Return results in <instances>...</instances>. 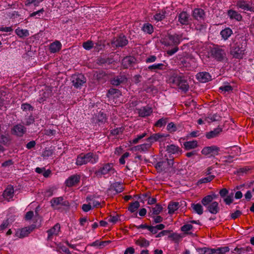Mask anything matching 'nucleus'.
Returning a JSON list of instances; mask_svg holds the SVG:
<instances>
[{
  "instance_id": "obj_1",
  "label": "nucleus",
  "mask_w": 254,
  "mask_h": 254,
  "mask_svg": "<svg viewBox=\"0 0 254 254\" xmlns=\"http://www.w3.org/2000/svg\"><path fill=\"white\" fill-rule=\"evenodd\" d=\"M168 82L171 85L178 87L183 91L187 92L189 90V85L184 75L177 70L170 72Z\"/></svg>"
},
{
  "instance_id": "obj_2",
  "label": "nucleus",
  "mask_w": 254,
  "mask_h": 254,
  "mask_svg": "<svg viewBox=\"0 0 254 254\" xmlns=\"http://www.w3.org/2000/svg\"><path fill=\"white\" fill-rule=\"evenodd\" d=\"M247 43L243 36L237 35L233 40V45L230 48V55L233 58L242 59L246 49Z\"/></svg>"
},
{
  "instance_id": "obj_3",
  "label": "nucleus",
  "mask_w": 254,
  "mask_h": 254,
  "mask_svg": "<svg viewBox=\"0 0 254 254\" xmlns=\"http://www.w3.org/2000/svg\"><path fill=\"white\" fill-rule=\"evenodd\" d=\"M99 156L96 153L89 152L82 153L77 156L75 164L77 166H82L88 163L95 164L99 161Z\"/></svg>"
},
{
  "instance_id": "obj_4",
  "label": "nucleus",
  "mask_w": 254,
  "mask_h": 254,
  "mask_svg": "<svg viewBox=\"0 0 254 254\" xmlns=\"http://www.w3.org/2000/svg\"><path fill=\"white\" fill-rule=\"evenodd\" d=\"M201 203L207 210L212 214H216L219 212V204L216 201L212 202V197L210 196H205L201 201Z\"/></svg>"
},
{
  "instance_id": "obj_5",
  "label": "nucleus",
  "mask_w": 254,
  "mask_h": 254,
  "mask_svg": "<svg viewBox=\"0 0 254 254\" xmlns=\"http://www.w3.org/2000/svg\"><path fill=\"white\" fill-rule=\"evenodd\" d=\"M113 164L110 163L104 164L99 169L95 171L94 174L98 178H101L103 176L110 173L113 174L115 172Z\"/></svg>"
},
{
  "instance_id": "obj_6",
  "label": "nucleus",
  "mask_w": 254,
  "mask_h": 254,
  "mask_svg": "<svg viewBox=\"0 0 254 254\" xmlns=\"http://www.w3.org/2000/svg\"><path fill=\"white\" fill-rule=\"evenodd\" d=\"M210 53L212 57L218 62H223L226 59V53L225 50L218 46L212 48Z\"/></svg>"
},
{
  "instance_id": "obj_7",
  "label": "nucleus",
  "mask_w": 254,
  "mask_h": 254,
  "mask_svg": "<svg viewBox=\"0 0 254 254\" xmlns=\"http://www.w3.org/2000/svg\"><path fill=\"white\" fill-rule=\"evenodd\" d=\"M70 81L74 88L80 89L82 86L86 83V78L81 73L74 74L71 76Z\"/></svg>"
},
{
  "instance_id": "obj_8",
  "label": "nucleus",
  "mask_w": 254,
  "mask_h": 254,
  "mask_svg": "<svg viewBox=\"0 0 254 254\" xmlns=\"http://www.w3.org/2000/svg\"><path fill=\"white\" fill-rule=\"evenodd\" d=\"M128 44V40L126 36L123 34L114 37L111 41V44L114 48H122Z\"/></svg>"
},
{
  "instance_id": "obj_9",
  "label": "nucleus",
  "mask_w": 254,
  "mask_h": 254,
  "mask_svg": "<svg viewBox=\"0 0 254 254\" xmlns=\"http://www.w3.org/2000/svg\"><path fill=\"white\" fill-rule=\"evenodd\" d=\"M50 203L51 206L54 209L60 208V205L65 207H68L69 206V202L67 200H64V197L62 196L53 198L51 200Z\"/></svg>"
},
{
  "instance_id": "obj_10",
  "label": "nucleus",
  "mask_w": 254,
  "mask_h": 254,
  "mask_svg": "<svg viewBox=\"0 0 254 254\" xmlns=\"http://www.w3.org/2000/svg\"><path fill=\"white\" fill-rule=\"evenodd\" d=\"M220 149L216 145L204 147L201 150V153L205 155L215 156L219 154Z\"/></svg>"
},
{
  "instance_id": "obj_11",
  "label": "nucleus",
  "mask_w": 254,
  "mask_h": 254,
  "mask_svg": "<svg viewBox=\"0 0 254 254\" xmlns=\"http://www.w3.org/2000/svg\"><path fill=\"white\" fill-rule=\"evenodd\" d=\"M236 5L244 11L254 12V4L251 1L239 0L237 1Z\"/></svg>"
},
{
  "instance_id": "obj_12",
  "label": "nucleus",
  "mask_w": 254,
  "mask_h": 254,
  "mask_svg": "<svg viewBox=\"0 0 254 254\" xmlns=\"http://www.w3.org/2000/svg\"><path fill=\"white\" fill-rule=\"evenodd\" d=\"M26 132V128L21 124L14 125L11 129V133L18 137H22Z\"/></svg>"
},
{
  "instance_id": "obj_13",
  "label": "nucleus",
  "mask_w": 254,
  "mask_h": 254,
  "mask_svg": "<svg viewBox=\"0 0 254 254\" xmlns=\"http://www.w3.org/2000/svg\"><path fill=\"white\" fill-rule=\"evenodd\" d=\"M169 136V134H164V133H154L152 135H150L147 139V142H150L151 144L154 142L156 141H163L165 140V138Z\"/></svg>"
},
{
  "instance_id": "obj_14",
  "label": "nucleus",
  "mask_w": 254,
  "mask_h": 254,
  "mask_svg": "<svg viewBox=\"0 0 254 254\" xmlns=\"http://www.w3.org/2000/svg\"><path fill=\"white\" fill-rule=\"evenodd\" d=\"M136 63L135 58L131 56H126L122 61V65L124 69H127Z\"/></svg>"
},
{
  "instance_id": "obj_15",
  "label": "nucleus",
  "mask_w": 254,
  "mask_h": 254,
  "mask_svg": "<svg viewBox=\"0 0 254 254\" xmlns=\"http://www.w3.org/2000/svg\"><path fill=\"white\" fill-rule=\"evenodd\" d=\"M124 190V188L121 183L119 182H115L112 184L110 188L108 189V192H113L114 194H116L122 192Z\"/></svg>"
},
{
  "instance_id": "obj_16",
  "label": "nucleus",
  "mask_w": 254,
  "mask_h": 254,
  "mask_svg": "<svg viewBox=\"0 0 254 254\" xmlns=\"http://www.w3.org/2000/svg\"><path fill=\"white\" fill-rule=\"evenodd\" d=\"M127 79L125 75L119 74L111 79V84L114 86H118L127 82Z\"/></svg>"
},
{
  "instance_id": "obj_17",
  "label": "nucleus",
  "mask_w": 254,
  "mask_h": 254,
  "mask_svg": "<svg viewBox=\"0 0 254 254\" xmlns=\"http://www.w3.org/2000/svg\"><path fill=\"white\" fill-rule=\"evenodd\" d=\"M61 226L59 223L56 224L53 227L47 231V240H51L54 236H57L60 231Z\"/></svg>"
},
{
  "instance_id": "obj_18",
  "label": "nucleus",
  "mask_w": 254,
  "mask_h": 254,
  "mask_svg": "<svg viewBox=\"0 0 254 254\" xmlns=\"http://www.w3.org/2000/svg\"><path fill=\"white\" fill-rule=\"evenodd\" d=\"M181 38V36L177 34H168L167 36L168 45L178 46L180 43Z\"/></svg>"
},
{
  "instance_id": "obj_19",
  "label": "nucleus",
  "mask_w": 254,
  "mask_h": 254,
  "mask_svg": "<svg viewBox=\"0 0 254 254\" xmlns=\"http://www.w3.org/2000/svg\"><path fill=\"white\" fill-rule=\"evenodd\" d=\"M196 79L201 82L205 83L211 80V76L207 72H199L196 75Z\"/></svg>"
},
{
  "instance_id": "obj_20",
  "label": "nucleus",
  "mask_w": 254,
  "mask_h": 254,
  "mask_svg": "<svg viewBox=\"0 0 254 254\" xmlns=\"http://www.w3.org/2000/svg\"><path fill=\"white\" fill-rule=\"evenodd\" d=\"M80 180V177L78 175H73L70 176L65 182L66 186L71 187L78 183Z\"/></svg>"
},
{
  "instance_id": "obj_21",
  "label": "nucleus",
  "mask_w": 254,
  "mask_h": 254,
  "mask_svg": "<svg viewBox=\"0 0 254 254\" xmlns=\"http://www.w3.org/2000/svg\"><path fill=\"white\" fill-rule=\"evenodd\" d=\"M178 21L182 25H187L189 24L190 16L186 11L181 12L178 15Z\"/></svg>"
},
{
  "instance_id": "obj_22",
  "label": "nucleus",
  "mask_w": 254,
  "mask_h": 254,
  "mask_svg": "<svg viewBox=\"0 0 254 254\" xmlns=\"http://www.w3.org/2000/svg\"><path fill=\"white\" fill-rule=\"evenodd\" d=\"M93 122L96 124H104L107 122V118L106 115L103 112L100 111L93 118Z\"/></svg>"
},
{
  "instance_id": "obj_23",
  "label": "nucleus",
  "mask_w": 254,
  "mask_h": 254,
  "mask_svg": "<svg viewBox=\"0 0 254 254\" xmlns=\"http://www.w3.org/2000/svg\"><path fill=\"white\" fill-rule=\"evenodd\" d=\"M205 16L204 11L201 8H195L193 11L192 16L198 21L204 20Z\"/></svg>"
},
{
  "instance_id": "obj_24",
  "label": "nucleus",
  "mask_w": 254,
  "mask_h": 254,
  "mask_svg": "<svg viewBox=\"0 0 254 254\" xmlns=\"http://www.w3.org/2000/svg\"><path fill=\"white\" fill-rule=\"evenodd\" d=\"M137 110L139 116L143 118L150 116L153 112L152 108L148 106L142 107Z\"/></svg>"
},
{
  "instance_id": "obj_25",
  "label": "nucleus",
  "mask_w": 254,
  "mask_h": 254,
  "mask_svg": "<svg viewBox=\"0 0 254 254\" xmlns=\"http://www.w3.org/2000/svg\"><path fill=\"white\" fill-rule=\"evenodd\" d=\"M151 145L152 144L150 142H147V143L134 146L133 147V150L135 151H139L141 152H146L151 148Z\"/></svg>"
},
{
  "instance_id": "obj_26",
  "label": "nucleus",
  "mask_w": 254,
  "mask_h": 254,
  "mask_svg": "<svg viewBox=\"0 0 254 254\" xmlns=\"http://www.w3.org/2000/svg\"><path fill=\"white\" fill-rule=\"evenodd\" d=\"M62 48V44L59 41H55L52 43L49 46V51L51 53H56L59 52Z\"/></svg>"
},
{
  "instance_id": "obj_27",
  "label": "nucleus",
  "mask_w": 254,
  "mask_h": 254,
  "mask_svg": "<svg viewBox=\"0 0 254 254\" xmlns=\"http://www.w3.org/2000/svg\"><path fill=\"white\" fill-rule=\"evenodd\" d=\"M227 14L231 19H235L238 21H240L242 19V16L241 14L232 9L228 10Z\"/></svg>"
},
{
  "instance_id": "obj_28",
  "label": "nucleus",
  "mask_w": 254,
  "mask_h": 254,
  "mask_svg": "<svg viewBox=\"0 0 254 254\" xmlns=\"http://www.w3.org/2000/svg\"><path fill=\"white\" fill-rule=\"evenodd\" d=\"M181 126L179 124H176L173 122H170L168 124L166 129L170 133H173L175 132L180 130Z\"/></svg>"
},
{
  "instance_id": "obj_29",
  "label": "nucleus",
  "mask_w": 254,
  "mask_h": 254,
  "mask_svg": "<svg viewBox=\"0 0 254 254\" xmlns=\"http://www.w3.org/2000/svg\"><path fill=\"white\" fill-rule=\"evenodd\" d=\"M14 189L12 187H9L4 190L2 196L4 198L7 200H9L13 196Z\"/></svg>"
},
{
  "instance_id": "obj_30",
  "label": "nucleus",
  "mask_w": 254,
  "mask_h": 254,
  "mask_svg": "<svg viewBox=\"0 0 254 254\" xmlns=\"http://www.w3.org/2000/svg\"><path fill=\"white\" fill-rule=\"evenodd\" d=\"M222 129L220 127L214 128L213 130L206 132V137L207 139H211L215 137L218 136V135L222 131Z\"/></svg>"
},
{
  "instance_id": "obj_31",
  "label": "nucleus",
  "mask_w": 254,
  "mask_h": 254,
  "mask_svg": "<svg viewBox=\"0 0 254 254\" xmlns=\"http://www.w3.org/2000/svg\"><path fill=\"white\" fill-rule=\"evenodd\" d=\"M233 34V31L229 27L225 28L220 32V35L224 40H227Z\"/></svg>"
},
{
  "instance_id": "obj_32",
  "label": "nucleus",
  "mask_w": 254,
  "mask_h": 254,
  "mask_svg": "<svg viewBox=\"0 0 254 254\" xmlns=\"http://www.w3.org/2000/svg\"><path fill=\"white\" fill-rule=\"evenodd\" d=\"M166 151L170 154H178L181 151L180 148L174 144H171L166 147Z\"/></svg>"
},
{
  "instance_id": "obj_33",
  "label": "nucleus",
  "mask_w": 254,
  "mask_h": 254,
  "mask_svg": "<svg viewBox=\"0 0 254 254\" xmlns=\"http://www.w3.org/2000/svg\"><path fill=\"white\" fill-rule=\"evenodd\" d=\"M135 244L141 248H146L149 246L150 242L144 238L140 237L135 241Z\"/></svg>"
},
{
  "instance_id": "obj_34",
  "label": "nucleus",
  "mask_w": 254,
  "mask_h": 254,
  "mask_svg": "<svg viewBox=\"0 0 254 254\" xmlns=\"http://www.w3.org/2000/svg\"><path fill=\"white\" fill-rule=\"evenodd\" d=\"M185 148L187 150L194 149L197 147L198 144L196 140L189 141L184 143Z\"/></svg>"
},
{
  "instance_id": "obj_35",
  "label": "nucleus",
  "mask_w": 254,
  "mask_h": 254,
  "mask_svg": "<svg viewBox=\"0 0 254 254\" xmlns=\"http://www.w3.org/2000/svg\"><path fill=\"white\" fill-rule=\"evenodd\" d=\"M179 203L178 202H170L168 206V213L173 214L179 208Z\"/></svg>"
},
{
  "instance_id": "obj_36",
  "label": "nucleus",
  "mask_w": 254,
  "mask_h": 254,
  "mask_svg": "<svg viewBox=\"0 0 254 254\" xmlns=\"http://www.w3.org/2000/svg\"><path fill=\"white\" fill-rule=\"evenodd\" d=\"M162 210L163 207L159 203H157L154 207L152 208L149 214L150 216H152V215H157L159 214Z\"/></svg>"
},
{
  "instance_id": "obj_37",
  "label": "nucleus",
  "mask_w": 254,
  "mask_h": 254,
  "mask_svg": "<svg viewBox=\"0 0 254 254\" xmlns=\"http://www.w3.org/2000/svg\"><path fill=\"white\" fill-rule=\"evenodd\" d=\"M29 234V231L26 228H23L21 229H19L16 231L15 236L19 238H23L27 236Z\"/></svg>"
},
{
  "instance_id": "obj_38",
  "label": "nucleus",
  "mask_w": 254,
  "mask_h": 254,
  "mask_svg": "<svg viewBox=\"0 0 254 254\" xmlns=\"http://www.w3.org/2000/svg\"><path fill=\"white\" fill-rule=\"evenodd\" d=\"M141 30L145 33L151 34L154 31L152 25L149 23H145L141 27Z\"/></svg>"
},
{
  "instance_id": "obj_39",
  "label": "nucleus",
  "mask_w": 254,
  "mask_h": 254,
  "mask_svg": "<svg viewBox=\"0 0 254 254\" xmlns=\"http://www.w3.org/2000/svg\"><path fill=\"white\" fill-rule=\"evenodd\" d=\"M191 207L198 215L202 214L203 210L202 205L199 203H191Z\"/></svg>"
},
{
  "instance_id": "obj_40",
  "label": "nucleus",
  "mask_w": 254,
  "mask_h": 254,
  "mask_svg": "<svg viewBox=\"0 0 254 254\" xmlns=\"http://www.w3.org/2000/svg\"><path fill=\"white\" fill-rule=\"evenodd\" d=\"M165 65L162 63L153 64L148 66V69L151 71H156L157 70L165 69Z\"/></svg>"
},
{
  "instance_id": "obj_41",
  "label": "nucleus",
  "mask_w": 254,
  "mask_h": 254,
  "mask_svg": "<svg viewBox=\"0 0 254 254\" xmlns=\"http://www.w3.org/2000/svg\"><path fill=\"white\" fill-rule=\"evenodd\" d=\"M221 117L218 114H209L206 118L205 120L208 122L219 121L221 120Z\"/></svg>"
},
{
  "instance_id": "obj_42",
  "label": "nucleus",
  "mask_w": 254,
  "mask_h": 254,
  "mask_svg": "<svg viewBox=\"0 0 254 254\" xmlns=\"http://www.w3.org/2000/svg\"><path fill=\"white\" fill-rule=\"evenodd\" d=\"M15 33L20 38L28 37L29 35V31L27 29L17 28L15 30Z\"/></svg>"
},
{
  "instance_id": "obj_43",
  "label": "nucleus",
  "mask_w": 254,
  "mask_h": 254,
  "mask_svg": "<svg viewBox=\"0 0 254 254\" xmlns=\"http://www.w3.org/2000/svg\"><path fill=\"white\" fill-rule=\"evenodd\" d=\"M168 122V118H162L155 122L154 126L156 127H162L166 126Z\"/></svg>"
},
{
  "instance_id": "obj_44",
  "label": "nucleus",
  "mask_w": 254,
  "mask_h": 254,
  "mask_svg": "<svg viewBox=\"0 0 254 254\" xmlns=\"http://www.w3.org/2000/svg\"><path fill=\"white\" fill-rule=\"evenodd\" d=\"M156 169L159 172L165 171L167 168V164L165 161H159L155 165Z\"/></svg>"
},
{
  "instance_id": "obj_45",
  "label": "nucleus",
  "mask_w": 254,
  "mask_h": 254,
  "mask_svg": "<svg viewBox=\"0 0 254 254\" xmlns=\"http://www.w3.org/2000/svg\"><path fill=\"white\" fill-rule=\"evenodd\" d=\"M140 204L138 201H135L129 204L128 210L131 213L136 211L139 207Z\"/></svg>"
},
{
  "instance_id": "obj_46",
  "label": "nucleus",
  "mask_w": 254,
  "mask_h": 254,
  "mask_svg": "<svg viewBox=\"0 0 254 254\" xmlns=\"http://www.w3.org/2000/svg\"><path fill=\"white\" fill-rule=\"evenodd\" d=\"M200 252L202 254H214L217 252L215 249H210L207 247H203L200 249Z\"/></svg>"
},
{
  "instance_id": "obj_47",
  "label": "nucleus",
  "mask_w": 254,
  "mask_h": 254,
  "mask_svg": "<svg viewBox=\"0 0 254 254\" xmlns=\"http://www.w3.org/2000/svg\"><path fill=\"white\" fill-rule=\"evenodd\" d=\"M193 228V226L190 224H187L181 227V230L185 234H191V232H189Z\"/></svg>"
},
{
  "instance_id": "obj_48",
  "label": "nucleus",
  "mask_w": 254,
  "mask_h": 254,
  "mask_svg": "<svg viewBox=\"0 0 254 254\" xmlns=\"http://www.w3.org/2000/svg\"><path fill=\"white\" fill-rule=\"evenodd\" d=\"M43 0H26L25 5L27 6L33 4L35 6H38Z\"/></svg>"
},
{
  "instance_id": "obj_49",
  "label": "nucleus",
  "mask_w": 254,
  "mask_h": 254,
  "mask_svg": "<svg viewBox=\"0 0 254 254\" xmlns=\"http://www.w3.org/2000/svg\"><path fill=\"white\" fill-rule=\"evenodd\" d=\"M165 11L157 13L154 15V18L157 21H161L165 18Z\"/></svg>"
},
{
  "instance_id": "obj_50",
  "label": "nucleus",
  "mask_w": 254,
  "mask_h": 254,
  "mask_svg": "<svg viewBox=\"0 0 254 254\" xmlns=\"http://www.w3.org/2000/svg\"><path fill=\"white\" fill-rule=\"evenodd\" d=\"M219 90L224 91V92H229L233 90V87L231 86L228 83L226 85L221 86L219 88Z\"/></svg>"
},
{
  "instance_id": "obj_51",
  "label": "nucleus",
  "mask_w": 254,
  "mask_h": 254,
  "mask_svg": "<svg viewBox=\"0 0 254 254\" xmlns=\"http://www.w3.org/2000/svg\"><path fill=\"white\" fill-rule=\"evenodd\" d=\"M146 133L144 132L141 134L137 135L136 137H135V138L133 139L131 141H130L131 143L134 144H137V143L139 142L140 140H141L143 137L146 136Z\"/></svg>"
},
{
  "instance_id": "obj_52",
  "label": "nucleus",
  "mask_w": 254,
  "mask_h": 254,
  "mask_svg": "<svg viewBox=\"0 0 254 254\" xmlns=\"http://www.w3.org/2000/svg\"><path fill=\"white\" fill-rule=\"evenodd\" d=\"M120 90L115 88H110L107 93V97L110 98L112 96L116 94H120Z\"/></svg>"
},
{
  "instance_id": "obj_53",
  "label": "nucleus",
  "mask_w": 254,
  "mask_h": 254,
  "mask_svg": "<svg viewBox=\"0 0 254 254\" xmlns=\"http://www.w3.org/2000/svg\"><path fill=\"white\" fill-rule=\"evenodd\" d=\"M54 154V151L52 149H46L43 152L42 156L44 158H48L51 157Z\"/></svg>"
},
{
  "instance_id": "obj_54",
  "label": "nucleus",
  "mask_w": 254,
  "mask_h": 254,
  "mask_svg": "<svg viewBox=\"0 0 254 254\" xmlns=\"http://www.w3.org/2000/svg\"><path fill=\"white\" fill-rule=\"evenodd\" d=\"M82 46L85 50H89L93 47V43L92 41L88 40L84 42L82 44Z\"/></svg>"
},
{
  "instance_id": "obj_55",
  "label": "nucleus",
  "mask_w": 254,
  "mask_h": 254,
  "mask_svg": "<svg viewBox=\"0 0 254 254\" xmlns=\"http://www.w3.org/2000/svg\"><path fill=\"white\" fill-rule=\"evenodd\" d=\"M21 109L24 111H33L34 108L30 104L28 103H23L21 105Z\"/></svg>"
},
{
  "instance_id": "obj_56",
  "label": "nucleus",
  "mask_w": 254,
  "mask_h": 254,
  "mask_svg": "<svg viewBox=\"0 0 254 254\" xmlns=\"http://www.w3.org/2000/svg\"><path fill=\"white\" fill-rule=\"evenodd\" d=\"M215 178V175H209L207 177L202 178L199 180V182L202 183H206L210 182Z\"/></svg>"
},
{
  "instance_id": "obj_57",
  "label": "nucleus",
  "mask_w": 254,
  "mask_h": 254,
  "mask_svg": "<svg viewBox=\"0 0 254 254\" xmlns=\"http://www.w3.org/2000/svg\"><path fill=\"white\" fill-rule=\"evenodd\" d=\"M10 139L8 136L4 135H1L0 136V142L4 145H7Z\"/></svg>"
},
{
  "instance_id": "obj_58",
  "label": "nucleus",
  "mask_w": 254,
  "mask_h": 254,
  "mask_svg": "<svg viewBox=\"0 0 254 254\" xmlns=\"http://www.w3.org/2000/svg\"><path fill=\"white\" fill-rule=\"evenodd\" d=\"M250 170V168L248 167H245L241 168L238 169L235 174H237L239 175H242L244 174L247 173V172Z\"/></svg>"
},
{
  "instance_id": "obj_59",
  "label": "nucleus",
  "mask_w": 254,
  "mask_h": 254,
  "mask_svg": "<svg viewBox=\"0 0 254 254\" xmlns=\"http://www.w3.org/2000/svg\"><path fill=\"white\" fill-rule=\"evenodd\" d=\"M9 219H7L3 221L2 223L0 225V231H3L9 225Z\"/></svg>"
},
{
  "instance_id": "obj_60",
  "label": "nucleus",
  "mask_w": 254,
  "mask_h": 254,
  "mask_svg": "<svg viewBox=\"0 0 254 254\" xmlns=\"http://www.w3.org/2000/svg\"><path fill=\"white\" fill-rule=\"evenodd\" d=\"M123 131L122 127H118L111 130V133L113 135H117L121 134Z\"/></svg>"
},
{
  "instance_id": "obj_61",
  "label": "nucleus",
  "mask_w": 254,
  "mask_h": 254,
  "mask_svg": "<svg viewBox=\"0 0 254 254\" xmlns=\"http://www.w3.org/2000/svg\"><path fill=\"white\" fill-rule=\"evenodd\" d=\"M153 218V224L154 223H159L163 221V218L159 215L157 216H151Z\"/></svg>"
},
{
  "instance_id": "obj_62",
  "label": "nucleus",
  "mask_w": 254,
  "mask_h": 254,
  "mask_svg": "<svg viewBox=\"0 0 254 254\" xmlns=\"http://www.w3.org/2000/svg\"><path fill=\"white\" fill-rule=\"evenodd\" d=\"M119 218V216L118 215H116L115 216H110L108 221L110 223H112L113 224H115L118 221Z\"/></svg>"
},
{
  "instance_id": "obj_63",
  "label": "nucleus",
  "mask_w": 254,
  "mask_h": 254,
  "mask_svg": "<svg viewBox=\"0 0 254 254\" xmlns=\"http://www.w3.org/2000/svg\"><path fill=\"white\" fill-rule=\"evenodd\" d=\"M217 252H219L222 254H226V253L229 252L230 251V249L228 247H224L219 248L217 249H216Z\"/></svg>"
},
{
  "instance_id": "obj_64",
  "label": "nucleus",
  "mask_w": 254,
  "mask_h": 254,
  "mask_svg": "<svg viewBox=\"0 0 254 254\" xmlns=\"http://www.w3.org/2000/svg\"><path fill=\"white\" fill-rule=\"evenodd\" d=\"M224 201L226 204L230 205L233 201V194L231 195H228L224 198Z\"/></svg>"
}]
</instances>
